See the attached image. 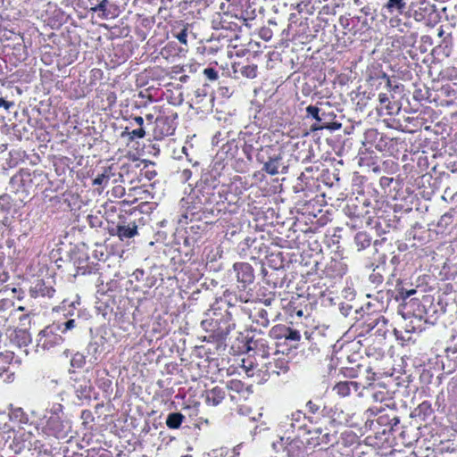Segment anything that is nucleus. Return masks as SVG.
I'll return each instance as SVG.
<instances>
[{
	"instance_id": "obj_7",
	"label": "nucleus",
	"mask_w": 457,
	"mask_h": 457,
	"mask_svg": "<svg viewBox=\"0 0 457 457\" xmlns=\"http://www.w3.org/2000/svg\"><path fill=\"white\" fill-rule=\"evenodd\" d=\"M137 234V227L135 222L129 224L119 225L117 227V236L120 240L131 238Z\"/></svg>"
},
{
	"instance_id": "obj_9",
	"label": "nucleus",
	"mask_w": 457,
	"mask_h": 457,
	"mask_svg": "<svg viewBox=\"0 0 457 457\" xmlns=\"http://www.w3.org/2000/svg\"><path fill=\"white\" fill-rule=\"evenodd\" d=\"M280 160L281 158L279 156L270 157L269 161L264 163L263 170L270 175L278 174Z\"/></svg>"
},
{
	"instance_id": "obj_29",
	"label": "nucleus",
	"mask_w": 457,
	"mask_h": 457,
	"mask_svg": "<svg viewBox=\"0 0 457 457\" xmlns=\"http://www.w3.org/2000/svg\"><path fill=\"white\" fill-rule=\"evenodd\" d=\"M95 3H97V0H94Z\"/></svg>"
},
{
	"instance_id": "obj_13",
	"label": "nucleus",
	"mask_w": 457,
	"mask_h": 457,
	"mask_svg": "<svg viewBox=\"0 0 457 457\" xmlns=\"http://www.w3.org/2000/svg\"><path fill=\"white\" fill-rule=\"evenodd\" d=\"M353 385V382H340L337 384L334 387V390L337 392V395L341 396H347L350 395L351 388L350 386Z\"/></svg>"
},
{
	"instance_id": "obj_12",
	"label": "nucleus",
	"mask_w": 457,
	"mask_h": 457,
	"mask_svg": "<svg viewBox=\"0 0 457 457\" xmlns=\"http://www.w3.org/2000/svg\"><path fill=\"white\" fill-rule=\"evenodd\" d=\"M354 242H355L356 245L358 246V250H362V249L368 247L370 244V240L368 235L364 232L357 233L354 237Z\"/></svg>"
},
{
	"instance_id": "obj_10",
	"label": "nucleus",
	"mask_w": 457,
	"mask_h": 457,
	"mask_svg": "<svg viewBox=\"0 0 457 457\" xmlns=\"http://www.w3.org/2000/svg\"><path fill=\"white\" fill-rule=\"evenodd\" d=\"M184 416L181 413L174 412L168 415L166 425L170 428H178L182 423Z\"/></svg>"
},
{
	"instance_id": "obj_17",
	"label": "nucleus",
	"mask_w": 457,
	"mask_h": 457,
	"mask_svg": "<svg viewBox=\"0 0 457 457\" xmlns=\"http://www.w3.org/2000/svg\"><path fill=\"white\" fill-rule=\"evenodd\" d=\"M306 112L309 115L312 116L316 120L320 121L321 120L320 117L319 116L320 109L313 105H309L306 108Z\"/></svg>"
},
{
	"instance_id": "obj_11",
	"label": "nucleus",
	"mask_w": 457,
	"mask_h": 457,
	"mask_svg": "<svg viewBox=\"0 0 457 457\" xmlns=\"http://www.w3.org/2000/svg\"><path fill=\"white\" fill-rule=\"evenodd\" d=\"M404 0H388L385 7L387 9L389 12H394L397 11L399 13H402L405 8Z\"/></svg>"
},
{
	"instance_id": "obj_6",
	"label": "nucleus",
	"mask_w": 457,
	"mask_h": 457,
	"mask_svg": "<svg viewBox=\"0 0 457 457\" xmlns=\"http://www.w3.org/2000/svg\"><path fill=\"white\" fill-rule=\"evenodd\" d=\"M89 9L95 12H99V17L102 19H108L111 16V12L108 9L109 0H97L95 3L94 0H88Z\"/></svg>"
},
{
	"instance_id": "obj_2",
	"label": "nucleus",
	"mask_w": 457,
	"mask_h": 457,
	"mask_svg": "<svg viewBox=\"0 0 457 457\" xmlns=\"http://www.w3.org/2000/svg\"><path fill=\"white\" fill-rule=\"evenodd\" d=\"M58 332L54 326L48 327L42 330L38 335V342L42 347L51 349L54 346L61 345L63 343V338Z\"/></svg>"
},
{
	"instance_id": "obj_5",
	"label": "nucleus",
	"mask_w": 457,
	"mask_h": 457,
	"mask_svg": "<svg viewBox=\"0 0 457 457\" xmlns=\"http://www.w3.org/2000/svg\"><path fill=\"white\" fill-rule=\"evenodd\" d=\"M225 397V391L220 387H213L205 394V402L208 405L217 406Z\"/></svg>"
},
{
	"instance_id": "obj_22",
	"label": "nucleus",
	"mask_w": 457,
	"mask_h": 457,
	"mask_svg": "<svg viewBox=\"0 0 457 457\" xmlns=\"http://www.w3.org/2000/svg\"><path fill=\"white\" fill-rule=\"evenodd\" d=\"M133 120L138 126H140V128H142L144 124V119L141 116H137Z\"/></svg>"
},
{
	"instance_id": "obj_16",
	"label": "nucleus",
	"mask_w": 457,
	"mask_h": 457,
	"mask_svg": "<svg viewBox=\"0 0 457 457\" xmlns=\"http://www.w3.org/2000/svg\"><path fill=\"white\" fill-rule=\"evenodd\" d=\"M128 135L129 136V138L130 140H133L134 138L137 137V138H143L145 135V131L143 128H139L137 129H134L132 130L131 132H123L122 133V137H124L125 135Z\"/></svg>"
},
{
	"instance_id": "obj_21",
	"label": "nucleus",
	"mask_w": 457,
	"mask_h": 457,
	"mask_svg": "<svg viewBox=\"0 0 457 457\" xmlns=\"http://www.w3.org/2000/svg\"><path fill=\"white\" fill-rule=\"evenodd\" d=\"M12 105H13V103L7 102L4 98H0V108L4 107L5 110H8Z\"/></svg>"
},
{
	"instance_id": "obj_8",
	"label": "nucleus",
	"mask_w": 457,
	"mask_h": 457,
	"mask_svg": "<svg viewBox=\"0 0 457 457\" xmlns=\"http://www.w3.org/2000/svg\"><path fill=\"white\" fill-rule=\"evenodd\" d=\"M288 457H303L302 443L300 441H291L286 447Z\"/></svg>"
},
{
	"instance_id": "obj_15",
	"label": "nucleus",
	"mask_w": 457,
	"mask_h": 457,
	"mask_svg": "<svg viewBox=\"0 0 457 457\" xmlns=\"http://www.w3.org/2000/svg\"><path fill=\"white\" fill-rule=\"evenodd\" d=\"M56 328V329L61 332V333H65L67 332L68 330H71L73 328L76 327V322L74 320H67L66 322H64L63 324H57L56 326H54Z\"/></svg>"
},
{
	"instance_id": "obj_18",
	"label": "nucleus",
	"mask_w": 457,
	"mask_h": 457,
	"mask_svg": "<svg viewBox=\"0 0 457 457\" xmlns=\"http://www.w3.org/2000/svg\"><path fill=\"white\" fill-rule=\"evenodd\" d=\"M378 101L381 104H386V109H390V100H389V97L387 96L386 94H384V93H380L378 95Z\"/></svg>"
},
{
	"instance_id": "obj_20",
	"label": "nucleus",
	"mask_w": 457,
	"mask_h": 457,
	"mask_svg": "<svg viewBox=\"0 0 457 457\" xmlns=\"http://www.w3.org/2000/svg\"><path fill=\"white\" fill-rule=\"evenodd\" d=\"M287 339H291V340H299L300 339V335L297 331L295 330H290L289 331V335L286 337Z\"/></svg>"
},
{
	"instance_id": "obj_28",
	"label": "nucleus",
	"mask_w": 457,
	"mask_h": 457,
	"mask_svg": "<svg viewBox=\"0 0 457 457\" xmlns=\"http://www.w3.org/2000/svg\"><path fill=\"white\" fill-rule=\"evenodd\" d=\"M181 457H192V456H191V455H189V454H187V455H183V456H181Z\"/></svg>"
},
{
	"instance_id": "obj_1",
	"label": "nucleus",
	"mask_w": 457,
	"mask_h": 457,
	"mask_svg": "<svg viewBox=\"0 0 457 457\" xmlns=\"http://www.w3.org/2000/svg\"><path fill=\"white\" fill-rule=\"evenodd\" d=\"M43 420L46 427L55 436H58L64 428L62 405L54 403L46 411Z\"/></svg>"
},
{
	"instance_id": "obj_26",
	"label": "nucleus",
	"mask_w": 457,
	"mask_h": 457,
	"mask_svg": "<svg viewBox=\"0 0 457 457\" xmlns=\"http://www.w3.org/2000/svg\"><path fill=\"white\" fill-rule=\"evenodd\" d=\"M238 447H239V445H237V447L234 448V452L236 453V454H238V450H237Z\"/></svg>"
},
{
	"instance_id": "obj_19",
	"label": "nucleus",
	"mask_w": 457,
	"mask_h": 457,
	"mask_svg": "<svg viewBox=\"0 0 457 457\" xmlns=\"http://www.w3.org/2000/svg\"><path fill=\"white\" fill-rule=\"evenodd\" d=\"M176 37H177V39H178L180 43H182V44L186 45V44H187V29H182V30H181V31H180V32L176 36Z\"/></svg>"
},
{
	"instance_id": "obj_25",
	"label": "nucleus",
	"mask_w": 457,
	"mask_h": 457,
	"mask_svg": "<svg viewBox=\"0 0 457 457\" xmlns=\"http://www.w3.org/2000/svg\"><path fill=\"white\" fill-rule=\"evenodd\" d=\"M17 310L20 312H23L25 310V308L23 306H20V307H18Z\"/></svg>"
},
{
	"instance_id": "obj_14",
	"label": "nucleus",
	"mask_w": 457,
	"mask_h": 457,
	"mask_svg": "<svg viewBox=\"0 0 457 457\" xmlns=\"http://www.w3.org/2000/svg\"><path fill=\"white\" fill-rule=\"evenodd\" d=\"M112 176L111 169H105V170L98 175L94 180L93 184L96 186H104L105 187L108 184V181Z\"/></svg>"
},
{
	"instance_id": "obj_27",
	"label": "nucleus",
	"mask_w": 457,
	"mask_h": 457,
	"mask_svg": "<svg viewBox=\"0 0 457 457\" xmlns=\"http://www.w3.org/2000/svg\"><path fill=\"white\" fill-rule=\"evenodd\" d=\"M238 447H239V445H237V447L234 448V452L236 453V454H238V450H237Z\"/></svg>"
},
{
	"instance_id": "obj_23",
	"label": "nucleus",
	"mask_w": 457,
	"mask_h": 457,
	"mask_svg": "<svg viewBox=\"0 0 457 457\" xmlns=\"http://www.w3.org/2000/svg\"><path fill=\"white\" fill-rule=\"evenodd\" d=\"M90 386H87V385L83 387L81 386V395L87 397L88 395V390Z\"/></svg>"
},
{
	"instance_id": "obj_4",
	"label": "nucleus",
	"mask_w": 457,
	"mask_h": 457,
	"mask_svg": "<svg viewBox=\"0 0 457 457\" xmlns=\"http://www.w3.org/2000/svg\"><path fill=\"white\" fill-rule=\"evenodd\" d=\"M233 268L237 273L238 282L246 285L253 281V271L250 264L245 262L236 263Z\"/></svg>"
},
{
	"instance_id": "obj_3",
	"label": "nucleus",
	"mask_w": 457,
	"mask_h": 457,
	"mask_svg": "<svg viewBox=\"0 0 457 457\" xmlns=\"http://www.w3.org/2000/svg\"><path fill=\"white\" fill-rule=\"evenodd\" d=\"M308 434L310 437L307 439V444L313 447L323 445H326L331 442V435L320 428L310 430Z\"/></svg>"
},
{
	"instance_id": "obj_24",
	"label": "nucleus",
	"mask_w": 457,
	"mask_h": 457,
	"mask_svg": "<svg viewBox=\"0 0 457 457\" xmlns=\"http://www.w3.org/2000/svg\"><path fill=\"white\" fill-rule=\"evenodd\" d=\"M415 293V290H411L407 293V295L410 296Z\"/></svg>"
}]
</instances>
